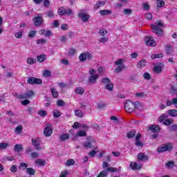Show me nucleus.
Wrapping results in <instances>:
<instances>
[{
    "label": "nucleus",
    "instance_id": "a211bd4d",
    "mask_svg": "<svg viewBox=\"0 0 177 177\" xmlns=\"http://www.w3.org/2000/svg\"><path fill=\"white\" fill-rule=\"evenodd\" d=\"M99 79V74H95L93 75H90L88 77V82L91 84H95L96 81Z\"/></svg>",
    "mask_w": 177,
    "mask_h": 177
},
{
    "label": "nucleus",
    "instance_id": "37998d69",
    "mask_svg": "<svg viewBox=\"0 0 177 177\" xmlns=\"http://www.w3.org/2000/svg\"><path fill=\"white\" fill-rule=\"evenodd\" d=\"M108 173L107 171L103 170L100 172L97 177H107Z\"/></svg>",
    "mask_w": 177,
    "mask_h": 177
},
{
    "label": "nucleus",
    "instance_id": "4d7b16f0",
    "mask_svg": "<svg viewBox=\"0 0 177 177\" xmlns=\"http://www.w3.org/2000/svg\"><path fill=\"white\" fill-rule=\"evenodd\" d=\"M15 38H17V39L22 38L23 37V32L22 31H19L18 32H16L15 34Z\"/></svg>",
    "mask_w": 177,
    "mask_h": 177
},
{
    "label": "nucleus",
    "instance_id": "864d4df0",
    "mask_svg": "<svg viewBox=\"0 0 177 177\" xmlns=\"http://www.w3.org/2000/svg\"><path fill=\"white\" fill-rule=\"evenodd\" d=\"M136 97H146V93L145 92H141L136 94Z\"/></svg>",
    "mask_w": 177,
    "mask_h": 177
},
{
    "label": "nucleus",
    "instance_id": "79ce46f5",
    "mask_svg": "<svg viewBox=\"0 0 177 177\" xmlns=\"http://www.w3.org/2000/svg\"><path fill=\"white\" fill-rule=\"evenodd\" d=\"M104 171H108L109 172H118V169H117L116 167H109L105 169Z\"/></svg>",
    "mask_w": 177,
    "mask_h": 177
},
{
    "label": "nucleus",
    "instance_id": "13d9d810",
    "mask_svg": "<svg viewBox=\"0 0 177 177\" xmlns=\"http://www.w3.org/2000/svg\"><path fill=\"white\" fill-rule=\"evenodd\" d=\"M134 145L137 147H143V142H140V140H136Z\"/></svg>",
    "mask_w": 177,
    "mask_h": 177
},
{
    "label": "nucleus",
    "instance_id": "9b49d317",
    "mask_svg": "<svg viewBox=\"0 0 177 177\" xmlns=\"http://www.w3.org/2000/svg\"><path fill=\"white\" fill-rule=\"evenodd\" d=\"M93 56L92 54L89 52H85V53H82L80 56H79V60L80 62H86L87 60H91L92 59Z\"/></svg>",
    "mask_w": 177,
    "mask_h": 177
},
{
    "label": "nucleus",
    "instance_id": "c85d7f7f",
    "mask_svg": "<svg viewBox=\"0 0 177 177\" xmlns=\"http://www.w3.org/2000/svg\"><path fill=\"white\" fill-rule=\"evenodd\" d=\"M75 115L79 117V118H82V117H84V113L80 109H76L75 110Z\"/></svg>",
    "mask_w": 177,
    "mask_h": 177
},
{
    "label": "nucleus",
    "instance_id": "f704fd0d",
    "mask_svg": "<svg viewBox=\"0 0 177 177\" xmlns=\"http://www.w3.org/2000/svg\"><path fill=\"white\" fill-rule=\"evenodd\" d=\"M100 14L102 16H106V15H111V10H101Z\"/></svg>",
    "mask_w": 177,
    "mask_h": 177
},
{
    "label": "nucleus",
    "instance_id": "bb28decb",
    "mask_svg": "<svg viewBox=\"0 0 177 177\" xmlns=\"http://www.w3.org/2000/svg\"><path fill=\"white\" fill-rule=\"evenodd\" d=\"M23 145L21 144H16L14 147V151H17L18 153L22 151Z\"/></svg>",
    "mask_w": 177,
    "mask_h": 177
},
{
    "label": "nucleus",
    "instance_id": "09e8293b",
    "mask_svg": "<svg viewBox=\"0 0 177 177\" xmlns=\"http://www.w3.org/2000/svg\"><path fill=\"white\" fill-rule=\"evenodd\" d=\"M102 82L106 85V84H110L111 80L109 77H104L102 79Z\"/></svg>",
    "mask_w": 177,
    "mask_h": 177
},
{
    "label": "nucleus",
    "instance_id": "9d476101",
    "mask_svg": "<svg viewBox=\"0 0 177 177\" xmlns=\"http://www.w3.org/2000/svg\"><path fill=\"white\" fill-rule=\"evenodd\" d=\"M27 82L29 85H41L42 84V80L35 77H30L27 79Z\"/></svg>",
    "mask_w": 177,
    "mask_h": 177
},
{
    "label": "nucleus",
    "instance_id": "1a4fd4ad",
    "mask_svg": "<svg viewBox=\"0 0 177 177\" xmlns=\"http://www.w3.org/2000/svg\"><path fill=\"white\" fill-rule=\"evenodd\" d=\"M35 93L32 91H28L24 94H17L16 96L18 99L23 100V99H30L32 97Z\"/></svg>",
    "mask_w": 177,
    "mask_h": 177
},
{
    "label": "nucleus",
    "instance_id": "6ab92c4d",
    "mask_svg": "<svg viewBox=\"0 0 177 177\" xmlns=\"http://www.w3.org/2000/svg\"><path fill=\"white\" fill-rule=\"evenodd\" d=\"M149 131H151V132H152V133H158V132H160V131H161V129L160 128V127L158 125H151L149 127Z\"/></svg>",
    "mask_w": 177,
    "mask_h": 177
},
{
    "label": "nucleus",
    "instance_id": "6e6552de",
    "mask_svg": "<svg viewBox=\"0 0 177 177\" xmlns=\"http://www.w3.org/2000/svg\"><path fill=\"white\" fill-rule=\"evenodd\" d=\"M58 15L59 16H66V15H68V16L73 15V10L71 8H66L64 7H60L58 9Z\"/></svg>",
    "mask_w": 177,
    "mask_h": 177
},
{
    "label": "nucleus",
    "instance_id": "f257e3e1",
    "mask_svg": "<svg viewBox=\"0 0 177 177\" xmlns=\"http://www.w3.org/2000/svg\"><path fill=\"white\" fill-rule=\"evenodd\" d=\"M140 106L139 102L133 103L132 101L128 100L124 104V109L127 113H133L135 109H139Z\"/></svg>",
    "mask_w": 177,
    "mask_h": 177
},
{
    "label": "nucleus",
    "instance_id": "7ed1b4c3",
    "mask_svg": "<svg viewBox=\"0 0 177 177\" xmlns=\"http://www.w3.org/2000/svg\"><path fill=\"white\" fill-rule=\"evenodd\" d=\"M174 149L172 143L168 142L167 144H163L158 147V153H165V151H171Z\"/></svg>",
    "mask_w": 177,
    "mask_h": 177
},
{
    "label": "nucleus",
    "instance_id": "de8ad7c7",
    "mask_svg": "<svg viewBox=\"0 0 177 177\" xmlns=\"http://www.w3.org/2000/svg\"><path fill=\"white\" fill-rule=\"evenodd\" d=\"M37 34V31L35 30H30L28 35L29 38H34Z\"/></svg>",
    "mask_w": 177,
    "mask_h": 177
},
{
    "label": "nucleus",
    "instance_id": "cd10ccee",
    "mask_svg": "<svg viewBox=\"0 0 177 177\" xmlns=\"http://www.w3.org/2000/svg\"><path fill=\"white\" fill-rule=\"evenodd\" d=\"M105 88L107 91H109V92H113V89H114V84L113 83H108L106 86H105Z\"/></svg>",
    "mask_w": 177,
    "mask_h": 177
},
{
    "label": "nucleus",
    "instance_id": "c03bdc74",
    "mask_svg": "<svg viewBox=\"0 0 177 177\" xmlns=\"http://www.w3.org/2000/svg\"><path fill=\"white\" fill-rule=\"evenodd\" d=\"M75 164V160L74 159H68L66 160V165L68 167L74 165Z\"/></svg>",
    "mask_w": 177,
    "mask_h": 177
},
{
    "label": "nucleus",
    "instance_id": "c9c22d12",
    "mask_svg": "<svg viewBox=\"0 0 177 177\" xmlns=\"http://www.w3.org/2000/svg\"><path fill=\"white\" fill-rule=\"evenodd\" d=\"M76 136L80 138H84L86 136V131H80L76 133Z\"/></svg>",
    "mask_w": 177,
    "mask_h": 177
},
{
    "label": "nucleus",
    "instance_id": "603ef678",
    "mask_svg": "<svg viewBox=\"0 0 177 177\" xmlns=\"http://www.w3.org/2000/svg\"><path fill=\"white\" fill-rule=\"evenodd\" d=\"M36 42L37 45H42V44H47L46 39H38Z\"/></svg>",
    "mask_w": 177,
    "mask_h": 177
},
{
    "label": "nucleus",
    "instance_id": "7c9ffc66",
    "mask_svg": "<svg viewBox=\"0 0 177 177\" xmlns=\"http://www.w3.org/2000/svg\"><path fill=\"white\" fill-rule=\"evenodd\" d=\"M26 63L27 64L32 65L35 64V63H37V59L32 57H28Z\"/></svg>",
    "mask_w": 177,
    "mask_h": 177
},
{
    "label": "nucleus",
    "instance_id": "c756f323",
    "mask_svg": "<svg viewBox=\"0 0 177 177\" xmlns=\"http://www.w3.org/2000/svg\"><path fill=\"white\" fill-rule=\"evenodd\" d=\"M75 92L77 95H83L84 92H85V90H84V88L82 87H77L75 89Z\"/></svg>",
    "mask_w": 177,
    "mask_h": 177
},
{
    "label": "nucleus",
    "instance_id": "b1692460",
    "mask_svg": "<svg viewBox=\"0 0 177 177\" xmlns=\"http://www.w3.org/2000/svg\"><path fill=\"white\" fill-rule=\"evenodd\" d=\"M70 139V134L68 133H63L59 136V140L61 142H66V140Z\"/></svg>",
    "mask_w": 177,
    "mask_h": 177
},
{
    "label": "nucleus",
    "instance_id": "4c0bfd02",
    "mask_svg": "<svg viewBox=\"0 0 177 177\" xmlns=\"http://www.w3.org/2000/svg\"><path fill=\"white\" fill-rule=\"evenodd\" d=\"M153 71H155L157 74H160V73L162 71V68L160 66L156 65L153 67Z\"/></svg>",
    "mask_w": 177,
    "mask_h": 177
},
{
    "label": "nucleus",
    "instance_id": "423d86ee",
    "mask_svg": "<svg viewBox=\"0 0 177 177\" xmlns=\"http://www.w3.org/2000/svg\"><path fill=\"white\" fill-rule=\"evenodd\" d=\"M52 133H53V129H52V124L47 123L46 124L45 128L43 131V135L46 138H49V136H52Z\"/></svg>",
    "mask_w": 177,
    "mask_h": 177
},
{
    "label": "nucleus",
    "instance_id": "ea45409f",
    "mask_svg": "<svg viewBox=\"0 0 177 177\" xmlns=\"http://www.w3.org/2000/svg\"><path fill=\"white\" fill-rule=\"evenodd\" d=\"M51 93H52L53 97H54L55 99H57V97H59V93L57 92V91H56V89L51 88Z\"/></svg>",
    "mask_w": 177,
    "mask_h": 177
},
{
    "label": "nucleus",
    "instance_id": "3c124183",
    "mask_svg": "<svg viewBox=\"0 0 177 177\" xmlns=\"http://www.w3.org/2000/svg\"><path fill=\"white\" fill-rule=\"evenodd\" d=\"M68 53L70 56H74V55L77 54V50H75V48H70Z\"/></svg>",
    "mask_w": 177,
    "mask_h": 177
},
{
    "label": "nucleus",
    "instance_id": "2f4dec72",
    "mask_svg": "<svg viewBox=\"0 0 177 177\" xmlns=\"http://www.w3.org/2000/svg\"><path fill=\"white\" fill-rule=\"evenodd\" d=\"M164 56V54L162 53H158V54H153L151 55V58L154 60V59H161Z\"/></svg>",
    "mask_w": 177,
    "mask_h": 177
},
{
    "label": "nucleus",
    "instance_id": "bf43d9fd",
    "mask_svg": "<svg viewBox=\"0 0 177 177\" xmlns=\"http://www.w3.org/2000/svg\"><path fill=\"white\" fill-rule=\"evenodd\" d=\"M145 80H151V75L150 73L145 72L143 75Z\"/></svg>",
    "mask_w": 177,
    "mask_h": 177
},
{
    "label": "nucleus",
    "instance_id": "4468645a",
    "mask_svg": "<svg viewBox=\"0 0 177 177\" xmlns=\"http://www.w3.org/2000/svg\"><path fill=\"white\" fill-rule=\"evenodd\" d=\"M137 161L139 162H146V161H149V156L146 155V153L140 152L137 156Z\"/></svg>",
    "mask_w": 177,
    "mask_h": 177
},
{
    "label": "nucleus",
    "instance_id": "39448f33",
    "mask_svg": "<svg viewBox=\"0 0 177 177\" xmlns=\"http://www.w3.org/2000/svg\"><path fill=\"white\" fill-rule=\"evenodd\" d=\"M168 118V115L166 114H162L159 117V121L160 122H163V125H171V124L174 123V119L172 118Z\"/></svg>",
    "mask_w": 177,
    "mask_h": 177
},
{
    "label": "nucleus",
    "instance_id": "49530a36",
    "mask_svg": "<svg viewBox=\"0 0 177 177\" xmlns=\"http://www.w3.org/2000/svg\"><path fill=\"white\" fill-rule=\"evenodd\" d=\"M62 114L60 113V111L59 110H55L53 111V116L55 118H59V117H61Z\"/></svg>",
    "mask_w": 177,
    "mask_h": 177
},
{
    "label": "nucleus",
    "instance_id": "338daca9",
    "mask_svg": "<svg viewBox=\"0 0 177 177\" xmlns=\"http://www.w3.org/2000/svg\"><path fill=\"white\" fill-rule=\"evenodd\" d=\"M47 16L48 17L52 18L55 17V14L53 13V11L52 10H48L47 12Z\"/></svg>",
    "mask_w": 177,
    "mask_h": 177
},
{
    "label": "nucleus",
    "instance_id": "a878e982",
    "mask_svg": "<svg viewBox=\"0 0 177 177\" xmlns=\"http://www.w3.org/2000/svg\"><path fill=\"white\" fill-rule=\"evenodd\" d=\"M167 113L170 117H177V110L176 109H169L167 111Z\"/></svg>",
    "mask_w": 177,
    "mask_h": 177
},
{
    "label": "nucleus",
    "instance_id": "5fc2aeb1",
    "mask_svg": "<svg viewBox=\"0 0 177 177\" xmlns=\"http://www.w3.org/2000/svg\"><path fill=\"white\" fill-rule=\"evenodd\" d=\"M8 147H9V144L6 142L0 143V149H7Z\"/></svg>",
    "mask_w": 177,
    "mask_h": 177
},
{
    "label": "nucleus",
    "instance_id": "20e7f679",
    "mask_svg": "<svg viewBox=\"0 0 177 177\" xmlns=\"http://www.w3.org/2000/svg\"><path fill=\"white\" fill-rule=\"evenodd\" d=\"M124 62H125V59H119L115 62V66H118L117 68H115V73H121L122 70H124V68H127V66L122 64V63H124Z\"/></svg>",
    "mask_w": 177,
    "mask_h": 177
},
{
    "label": "nucleus",
    "instance_id": "aec40b11",
    "mask_svg": "<svg viewBox=\"0 0 177 177\" xmlns=\"http://www.w3.org/2000/svg\"><path fill=\"white\" fill-rule=\"evenodd\" d=\"M147 63V62L146 61V59H142L138 62L137 67L138 68H143V67H146Z\"/></svg>",
    "mask_w": 177,
    "mask_h": 177
},
{
    "label": "nucleus",
    "instance_id": "58836bf2",
    "mask_svg": "<svg viewBox=\"0 0 177 177\" xmlns=\"http://www.w3.org/2000/svg\"><path fill=\"white\" fill-rule=\"evenodd\" d=\"M156 3L158 8H164L165 6V2L162 0H157Z\"/></svg>",
    "mask_w": 177,
    "mask_h": 177
},
{
    "label": "nucleus",
    "instance_id": "6e6d98bb",
    "mask_svg": "<svg viewBox=\"0 0 177 177\" xmlns=\"http://www.w3.org/2000/svg\"><path fill=\"white\" fill-rule=\"evenodd\" d=\"M99 34H100L102 37H104L105 35H107V30L102 28L100 30Z\"/></svg>",
    "mask_w": 177,
    "mask_h": 177
},
{
    "label": "nucleus",
    "instance_id": "f03ea898",
    "mask_svg": "<svg viewBox=\"0 0 177 177\" xmlns=\"http://www.w3.org/2000/svg\"><path fill=\"white\" fill-rule=\"evenodd\" d=\"M162 26L164 25L162 24V22H161V21H158L156 24V25L152 24L151 26L152 28V32L156 34V35H159V37H162V35H164V30L161 28H160L162 27Z\"/></svg>",
    "mask_w": 177,
    "mask_h": 177
},
{
    "label": "nucleus",
    "instance_id": "8fccbe9b",
    "mask_svg": "<svg viewBox=\"0 0 177 177\" xmlns=\"http://www.w3.org/2000/svg\"><path fill=\"white\" fill-rule=\"evenodd\" d=\"M83 146L85 147V149H91L92 143L91 142H86L83 144Z\"/></svg>",
    "mask_w": 177,
    "mask_h": 177
},
{
    "label": "nucleus",
    "instance_id": "69168bd1",
    "mask_svg": "<svg viewBox=\"0 0 177 177\" xmlns=\"http://www.w3.org/2000/svg\"><path fill=\"white\" fill-rule=\"evenodd\" d=\"M10 171L13 174L16 173V171H17V167H16V165L11 166V167L10 168Z\"/></svg>",
    "mask_w": 177,
    "mask_h": 177
},
{
    "label": "nucleus",
    "instance_id": "f8f14e48",
    "mask_svg": "<svg viewBox=\"0 0 177 177\" xmlns=\"http://www.w3.org/2000/svg\"><path fill=\"white\" fill-rule=\"evenodd\" d=\"M32 143L36 150H42V147H41L42 140L40 138H32Z\"/></svg>",
    "mask_w": 177,
    "mask_h": 177
},
{
    "label": "nucleus",
    "instance_id": "a19ab883",
    "mask_svg": "<svg viewBox=\"0 0 177 177\" xmlns=\"http://www.w3.org/2000/svg\"><path fill=\"white\" fill-rule=\"evenodd\" d=\"M168 129L170 132H175L177 131V124H172L169 126Z\"/></svg>",
    "mask_w": 177,
    "mask_h": 177
},
{
    "label": "nucleus",
    "instance_id": "dca6fc26",
    "mask_svg": "<svg viewBox=\"0 0 177 177\" xmlns=\"http://www.w3.org/2000/svg\"><path fill=\"white\" fill-rule=\"evenodd\" d=\"M42 1L44 8H49L50 6V1L49 0H33V2L36 5H40V3H42Z\"/></svg>",
    "mask_w": 177,
    "mask_h": 177
},
{
    "label": "nucleus",
    "instance_id": "2eb2a0df",
    "mask_svg": "<svg viewBox=\"0 0 177 177\" xmlns=\"http://www.w3.org/2000/svg\"><path fill=\"white\" fill-rule=\"evenodd\" d=\"M129 167L133 171H140L142 169V164H138L136 162H131Z\"/></svg>",
    "mask_w": 177,
    "mask_h": 177
},
{
    "label": "nucleus",
    "instance_id": "72a5a7b5",
    "mask_svg": "<svg viewBox=\"0 0 177 177\" xmlns=\"http://www.w3.org/2000/svg\"><path fill=\"white\" fill-rule=\"evenodd\" d=\"M119 3L116 4V8H122L128 2V0H119Z\"/></svg>",
    "mask_w": 177,
    "mask_h": 177
},
{
    "label": "nucleus",
    "instance_id": "f3484780",
    "mask_svg": "<svg viewBox=\"0 0 177 177\" xmlns=\"http://www.w3.org/2000/svg\"><path fill=\"white\" fill-rule=\"evenodd\" d=\"M78 17L82 19V21L86 22L89 19L91 18V16L89 15L84 12H80L78 13Z\"/></svg>",
    "mask_w": 177,
    "mask_h": 177
},
{
    "label": "nucleus",
    "instance_id": "e433bc0d",
    "mask_svg": "<svg viewBox=\"0 0 177 177\" xmlns=\"http://www.w3.org/2000/svg\"><path fill=\"white\" fill-rule=\"evenodd\" d=\"M174 52V47L171 45L167 46L166 47V53L167 55H171Z\"/></svg>",
    "mask_w": 177,
    "mask_h": 177
},
{
    "label": "nucleus",
    "instance_id": "ddd939ff",
    "mask_svg": "<svg viewBox=\"0 0 177 177\" xmlns=\"http://www.w3.org/2000/svg\"><path fill=\"white\" fill-rule=\"evenodd\" d=\"M145 42L148 46H156L157 45V42L154 41V38L151 36L145 37Z\"/></svg>",
    "mask_w": 177,
    "mask_h": 177
},
{
    "label": "nucleus",
    "instance_id": "774afa93",
    "mask_svg": "<svg viewBox=\"0 0 177 177\" xmlns=\"http://www.w3.org/2000/svg\"><path fill=\"white\" fill-rule=\"evenodd\" d=\"M52 24L53 26V27H55V28L59 27V26H60V24H59V21L57 20H55L52 22Z\"/></svg>",
    "mask_w": 177,
    "mask_h": 177
},
{
    "label": "nucleus",
    "instance_id": "680f3d73",
    "mask_svg": "<svg viewBox=\"0 0 177 177\" xmlns=\"http://www.w3.org/2000/svg\"><path fill=\"white\" fill-rule=\"evenodd\" d=\"M38 114L41 117H45L46 115H47L48 113L46 112V111L40 110L38 111Z\"/></svg>",
    "mask_w": 177,
    "mask_h": 177
},
{
    "label": "nucleus",
    "instance_id": "412c9836",
    "mask_svg": "<svg viewBox=\"0 0 177 177\" xmlns=\"http://www.w3.org/2000/svg\"><path fill=\"white\" fill-rule=\"evenodd\" d=\"M106 5V1H97V3L94 6V10H97L99 8H102V6H104Z\"/></svg>",
    "mask_w": 177,
    "mask_h": 177
},
{
    "label": "nucleus",
    "instance_id": "5701e85b",
    "mask_svg": "<svg viewBox=\"0 0 177 177\" xmlns=\"http://www.w3.org/2000/svg\"><path fill=\"white\" fill-rule=\"evenodd\" d=\"M135 136H136V130L135 129H133L127 133V138H128V139H132V138H135Z\"/></svg>",
    "mask_w": 177,
    "mask_h": 177
},
{
    "label": "nucleus",
    "instance_id": "473e14b6",
    "mask_svg": "<svg viewBox=\"0 0 177 177\" xmlns=\"http://www.w3.org/2000/svg\"><path fill=\"white\" fill-rule=\"evenodd\" d=\"M28 167V164L26 162H21L19 166V169L24 171V169H27Z\"/></svg>",
    "mask_w": 177,
    "mask_h": 177
},
{
    "label": "nucleus",
    "instance_id": "0e129e2a",
    "mask_svg": "<svg viewBox=\"0 0 177 177\" xmlns=\"http://www.w3.org/2000/svg\"><path fill=\"white\" fill-rule=\"evenodd\" d=\"M36 164H38L39 165L44 166L45 165V160H42L41 159H38L36 162Z\"/></svg>",
    "mask_w": 177,
    "mask_h": 177
},
{
    "label": "nucleus",
    "instance_id": "0eeeda50",
    "mask_svg": "<svg viewBox=\"0 0 177 177\" xmlns=\"http://www.w3.org/2000/svg\"><path fill=\"white\" fill-rule=\"evenodd\" d=\"M32 21L35 27H39L44 24V17L42 15L38 14L37 17L32 18Z\"/></svg>",
    "mask_w": 177,
    "mask_h": 177
},
{
    "label": "nucleus",
    "instance_id": "e2e57ef3",
    "mask_svg": "<svg viewBox=\"0 0 177 177\" xmlns=\"http://www.w3.org/2000/svg\"><path fill=\"white\" fill-rule=\"evenodd\" d=\"M145 17L147 20H151L153 19V15L151 13H147L145 15Z\"/></svg>",
    "mask_w": 177,
    "mask_h": 177
},
{
    "label": "nucleus",
    "instance_id": "393cba45",
    "mask_svg": "<svg viewBox=\"0 0 177 177\" xmlns=\"http://www.w3.org/2000/svg\"><path fill=\"white\" fill-rule=\"evenodd\" d=\"M26 174L30 176H34L35 175V169H32V167H28L26 169Z\"/></svg>",
    "mask_w": 177,
    "mask_h": 177
},
{
    "label": "nucleus",
    "instance_id": "4be33fe9",
    "mask_svg": "<svg viewBox=\"0 0 177 177\" xmlns=\"http://www.w3.org/2000/svg\"><path fill=\"white\" fill-rule=\"evenodd\" d=\"M37 60L39 63H44V62L46 61V55L41 54L37 57Z\"/></svg>",
    "mask_w": 177,
    "mask_h": 177
},
{
    "label": "nucleus",
    "instance_id": "a18cd8bd",
    "mask_svg": "<svg viewBox=\"0 0 177 177\" xmlns=\"http://www.w3.org/2000/svg\"><path fill=\"white\" fill-rule=\"evenodd\" d=\"M43 75L48 78V77H52V72L49 70H45L43 73Z\"/></svg>",
    "mask_w": 177,
    "mask_h": 177
},
{
    "label": "nucleus",
    "instance_id": "052dcab7",
    "mask_svg": "<svg viewBox=\"0 0 177 177\" xmlns=\"http://www.w3.org/2000/svg\"><path fill=\"white\" fill-rule=\"evenodd\" d=\"M57 104L59 107H62V106H64V104H65L64 101H63L62 100H58L57 101Z\"/></svg>",
    "mask_w": 177,
    "mask_h": 177
}]
</instances>
